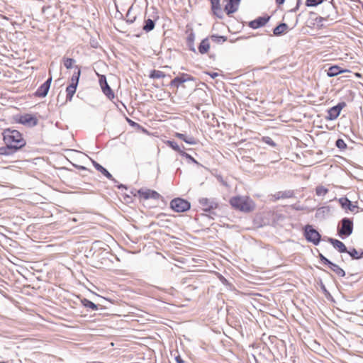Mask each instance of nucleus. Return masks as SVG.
Wrapping results in <instances>:
<instances>
[{"mask_svg":"<svg viewBox=\"0 0 363 363\" xmlns=\"http://www.w3.org/2000/svg\"><path fill=\"white\" fill-rule=\"evenodd\" d=\"M4 140L9 148L18 150L26 145L20 132L16 130L6 129L3 133Z\"/></svg>","mask_w":363,"mask_h":363,"instance_id":"obj_1","label":"nucleus"},{"mask_svg":"<svg viewBox=\"0 0 363 363\" xmlns=\"http://www.w3.org/2000/svg\"><path fill=\"white\" fill-rule=\"evenodd\" d=\"M230 203L234 208L245 213L252 211L255 207L254 201L246 196H233Z\"/></svg>","mask_w":363,"mask_h":363,"instance_id":"obj_2","label":"nucleus"},{"mask_svg":"<svg viewBox=\"0 0 363 363\" xmlns=\"http://www.w3.org/2000/svg\"><path fill=\"white\" fill-rule=\"evenodd\" d=\"M76 68L77 69V70L73 73V74L71 77V82H70L69 85L66 89V92H67L66 101H72V97L76 92L77 87V85L79 83V77L81 75V70L78 66H76Z\"/></svg>","mask_w":363,"mask_h":363,"instance_id":"obj_3","label":"nucleus"},{"mask_svg":"<svg viewBox=\"0 0 363 363\" xmlns=\"http://www.w3.org/2000/svg\"><path fill=\"white\" fill-rule=\"evenodd\" d=\"M353 231V222L351 219L344 218L341 220L337 228L338 235L340 237H349Z\"/></svg>","mask_w":363,"mask_h":363,"instance_id":"obj_4","label":"nucleus"},{"mask_svg":"<svg viewBox=\"0 0 363 363\" xmlns=\"http://www.w3.org/2000/svg\"><path fill=\"white\" fill-rule=\"evenodd\" d=\"M171 208L176 212H184L190 208V203L183 199L177 198L172 200Z\"/></svg>","mask_w":363,"mask_h":363,"instance_id":"obj_5","label":"nucleus"},{"mask_svg":"<svg viewBox=\"0 0 363 363\" xmlns=\"http://www.w3.org/2000/svg\"><path fill=\"white\" fill-rule=\"evenodd\" d=\"M305 236L308 241L315 245L320 242V235L316 230L309 225H306L305 228Z\"/></svg>","mask_w":363,"mask_h":363,"instance_id":"obj_6","label":"nucleus"},{"mask_svg":"<svg viewBox=\"0 0 363 363\" xmlns=\"http://www.w3.org/2000/svg\"><path fill=\"white\" fill-rule=\"evenodd\" d=\"M138 193L141 198L145 200L149 199L158 200L161 197L160 194L158 192H157L155 190L148 189H140L138 190Z\"/></svg>","mask_w":363,"mask_h":363,"instance_id":"obj_7","label":"nucleus"},{"mask_svg":"<svg viewBox=\"0 0 363 363\" xmlns=\"http://www.w3.org/2000/svg\"><path fill=\"white\" fill-rule=\"evenodd\" d=\"M199 201L203 210L205 211H209L211 209L216 208L218 206V203L214 201V199L201 198Z\"/></svg>","mask_w":363,"mask_h":363,"instance_id":"obj_8","label":"nucleus"},{"mask_svg":"<svg viewBox=\"0 0 363 363\" xmlns=\"http://www.w3.org/2000/svg\"><path fill=\"white\" fill-rule=\"evenodd\" d=\"M341 207L345 210H348L351 212L357 211V206L353 204L347 197L340 198L338 200Z\"/></svg>","mask_w":363,"mask_h":363,"instance_id":"obj_9","label":"nucleus"},{"mask_svg":"<svg viewBox=\"0 0 363 363\" xmlns=\"http://www.w3.org/2000/svg\"><path fill=\"white\" fill-rule=\"evenodd\" d=\"M99 83L104 94L106 95L109 99L113 98L114 94L108 86L105 76H101L99 79Z\"/></svg>","mask_w":363,"mask_h":363,"instance_id":"obj_10","label":"nucleus"},{"mask_svg":"<svg viewBox=\"0 0 363 363\" xmlns=\"http://www.w3.org/2000/svg\"><path fill=\"white\" fill-rule=\"evenodd\" d=\"M269 16H261L258 17L254 21L249 23V26L253 29H257L264 26L269 20Z\"/></svg>","mask_w":363,"mask_h":363,"instance_id":"obj_11","label":"nucleus"},{"mask_svg":"<svg viewBox=\"0 0 363 363\" xmlns=\"http://www.w3.org/2000/svg\"><path fill=\"white\" fill-rule=\"evenodd\" d=\"M52 82V77H50L36 91V96L39 97H45L48 92Z\"/></svg>","mask_w":363,"mask_h":363,"instance_id":"obj_12","label":"nucleus"},{"mask_svg":"<svg viewBox=\"0 0 363 363\" xmlns=\"http://www.w3.org/2000/svg\"><path fill=\"white\" fill-rule=\"evenodd\" d=\"M342 107L343 105L339 104L337 106L330 108L328 111V116L326 118L330 121L336 119L339 116Z\"/></svg>","mask_w":363,"mask_h":363,"instance_id":"obj_13","label":"nucleus"},{"mask_svg":"<svg viewBox=\"0 0 363 363\" xmlns=\"http://www.w3.org/2000/svg\"><path fill=\"white\" fill-rule=\"evenodd\" d=\"M240 0H228L225 5V11L228 15L235 13L238 9Z\"/></svg>","mask_w":363,"mask_h":363,"instance_id":"obj_14","label":"nucleus"},{"mask_svg":"<svg viewBox=\"0 0 363 363\" xmlns=\"http://www.w3.org/2000/svg\"><path fill=\"white\" fill-rule=\"evenodd\" d=\"M193 77L186 73H182L179 76L175 77L171 82V85L179 87V86L188 81L193 80Z\"/></svg>","mask_w":363,"mask_h":363,"instance_id":"obj_15","label":"nucleus"},{"mask_svg":"<svg viewBox=\"0 0 363 363\" xmlns=\"http://www.w3.org/2000/svg\"><path fill=\"white\" fill-rule=\"evenodd\" d=\"M20 122L22 124H26V125L34 126V125H37L38 121L32 115L26 114L21 117Z\"/></svg>","mask_w":363,"mask_h":363,"instance_id":"obj_16","label":"nucleus"},{"mask_svg":"<svg viewBox=\"0 0 363 363\" xmlns=\"http://www.w3.org/2000/svg\"><path fill=\"white\" fill-rule=\"evenodd\" d=\"M328 241L333 245V246L337 249L340 252H347V247L345 244L336 239L329 238Z\"/></svg>","mask_w":363,"mask_h":363,"instance_id":"obj_17","label":"nucleus"},{"mask_svg":"<svg viewBox=\"0 0 363 363\" xmlns=\"http://www.w3.org/2000/svg\"><path fill=\"white\" fill-rule=\"evenodd\" d=\"M345 72H346V70L341 69V68L339 66L335 65V66H331L328 69L327 74L328 77H333L338 75L340 73H343Z\"/></svg>","mask_w":363,"mask_h":363,"instance_id":"obj_18","label":"nucleus"},{"mask_svg":"<svg viewBox=\"0 0 363 363\" xmlns=\"http://www.w3.org/2000/svg\"><path fill=\"white\" fill-rule=\"evenodd\" d=\"M175 136L182 140H184L186 143L189 145H196V140L191 136H186L184 134L177 133Z\"/></svg>","mask_w":363,"mask_h":363,"instance_id":"obj_19","label":"nucleus"},{"mask_svg":"<svg viewBox=\"0 0 363 363\" xmlns=\"http://www.w3.org/2000/svg\"><path fill=\"white\" fill-rule=\"evenodd\" d=\"M288 25L285 23H280L274 28L273 33L275 35H280L285 33L288 30Z\"/></svg>","mask_w":363,"mask_h":363,"instance_id":"obj_20","label":"nucleus"},{"mask_svg":"<svg viewBox=\"0 0 363 363\" xmlns=\"http://www.w3.org/2000/svg\"><path fill=\"white\" fill-rule=\"evenodd\" d=\"M94 167L99 171L102 174H104L108 179H113L112 175L108 172V171L102 167L99 163L94 162H93Z\"/></svg>","mask_w":363,"mask_h":363,"instance_id":"obj_21","label":"nucleus"},{"mask_svg":"<svg viewBox=\"0 0 363 363\" xmlns=\"http://www.w3.org/2000/svg\"><path fill=\"white\" fill-rule=\"evenodd\" d=\"M210 48V44L208 42V38L203 39L199 46V51L201 54H205L208 52Z\"/></svg>","mask_w":363,"mask_h":363,"instance_id":"obj_22","label":"nucleus"},{"mask_svg":"<svg viewBox=\"0 0 363 363\" xmlns=\"http://www.w3.org/2000/svg\"><path fill=\"white\" fill-rule=\"evenodd\" d=\"M155 26V21L152 19L148 18L145 21V25L143 27V30L146 33H148L154 29Z\"/></svg>","mask_w":363,"mask_h":363,"instance_id":"obj_23","label":"nucleus"},{"mask_svg":"<svg viewBox=\"0 0 363 363\" xmlns=\"http://www.w3.org/2000/svg\"><path fill=\"white\" fill-rule=\"evenodd\" d=\"M329 268L340 277H342L345 275V271L336 264L332 262L329 266Z\"/></svg>","mask_w":363,"mask_h":363,"instance_id":"obj_24","label":"nucleus"},{"mask_svg":"<svg viewBox=\"0 0 363 363\" xmlns=\"http://www.w3.org/2000/svg\"><path fill=\"white\" fill-rule=\"evenodd\" d=\"M294 195L293 192L291 191H280V192H278L276 195H275V197H276V199H287V198H291Z\"/></svg>","mask_w":363,"mask_h":363,"instance_id":"obj_25","label":"nucleus"},{"mask_svg":"<svg viewBox=\"0 0 363 363\" xmlns=\"http://www.w3.org/2000/svg\"><path fill=\"white\" fill-rule=\"evenodd\" d=\"M328 192V189L323 186H318L315 188V194L318 196H323L327 194Z\"/></svg>","mask_w":363,"mask_h":363,"instance_id":"obj_26","label":"nucleus"},{"mask_svg":"<svg viewBox=\"0 0 363 363\" xmlns=\"http://www.w3.org/2000/svg\"><path fill=\"white\" fill-rule=\"evenodd\" d=\"M167 145L172 147L174 150L178 152L180 155L183 152L181 147L178 145V144L174 141L168 140L167 141Z\"/></svg>","mask_w":363,"mask_h":363,"instance_id":"obj_27","label":"nucleus"},{"mask_svg":"<svg viewBox=\"0 0 363 363\" xmlns=\"http://www.w3.org/2000/svg\"><path fill=\"white\" fill-rule=\"evenodd\" d=\"M62 60L64 66L68 69H71L74 63L75 62V60L74 59L69 57H63Z\"/></svg>","mask_w":363,"mask_h":363,"instance_id":"obj_28","label":"nucleus"},{"mask_svg":"<svg viewBox=\"0 0 363 363\" xmlns=\"http://www.w3.org/2000/svg\"><path fill=\"white\" fill-rule=\"evenodd\" d=\"M347 252L352 257V259H357L363 257V250L360 254L355 249H352V250L347 251Z\"/></svg>","mask_w":363,"mask_h":363,"instance_id":"obj_29","label":"nucleus"},{"mask_svg":"<svg viewBox=\"0 0 363 363\" xmlns=\"http://www.w3.org/2000/svg\"><path fill=\"white\" fill-rule=\"evenodd\" d=\"M82 303L86 308H91L92 310L98 309V306L94 303L88 299L84 298L82 301Z\"/></svg>","mask_w":363,"mask_h":363,"instance_id":"obj_30","label":"nucleus"},{"mask_svg":"<svg viewBox=\"0 0 363 363\" xmlns=\"http://www.w3.org/2000/svg\"><path fill=\"white\" fill-rule=\"evenodd\" d=\"M150 77L151 78L160 79V78H164L165 77V74L162 71L153 70V71H152Z\"/></svg>","mask_w":363,"mask_h":363,"instance_id":"obj_31","label":"nucleus"},{"mask_svg":"<svg viewBox=\"0 0 363 363\" xmlns=\"http://www.w3.org/2000/svg\"><path fill=\"white\" fill-rule=\"evenodd\" d=\"M323 2V0H306V6L308 7L316 6Z\"/></svg>","mask_w":363,"mask_h":363,"instance_id":"obj_32","label":"nucleus"},{"mask_svg":"<svg viewBox=\"0 0 363 363\" xmlns=\"http://www.w3.org/2000/svg\"><path fill=\"white\" fill-rule=\"evenodd\" d=\"M211 39L215 42V43H223L226 40V38L224 37V36H219V35H213L211 36Z\"/></svg>","mask_w":363,"mask_h":363,"instance_id":"obj_33","label":"nucleus"},{"mask_svg":"<svg viewBox=\"0 0 363 363\" xmlns=\"http://www.w3.org/2000/svg\"><path fill=\"white\" fill-rule=\"evenodd\" d=\"M336 146L341 149V150H343V149H345L346 147H347V145L346 143H345V141L342 140V139H338L337 141H336Z\"/></svg>","mask_w":363,"mask_h":363,"instance_id":"obj_34","label":"nucleus"},{"mask_svg":"<svg viewBox=\"0 0 363 363\" xmlns=\"http://www.w3.org/2000/svg\"><path fill=\"white\" fill-rule=\"evenodd\" d=\"M262 140L266 143L272 147H274L276 145L275 143L273 140L269 137H264Z\"/></svg>","mask_w":363,"mask_h":363,"instance_id":"obj_35","label":"nucleus"},{"mask_svg":"<svg viewBox=\"0 0 363 363\" xmlns=\"http://www.w3.org/2000/svg\"><path fill=\"white\" fill-rule=\"evenodd\" d=\"M182 156L183 157H185L186 158H187L188 160H189L190 161L194 162V163H197L196 160L192 157L190 155H189L188 153L185 152L184 151H183L181 154Z\"/></svg>","mask_w":363,"mask_h":363,"instance_id":"obj_36","label":"nucleus"},{"mask_svg":"<svg viewBox=\"0 0 363 363\" xmlns=\"http://www.w3.org/2000/svg\"><path fill=\"white\" fill-rule=\"evenodd\" d=\"M320 260L325 264H327L328 267L330 265L332 262H330L328 259H327L325 257H324L323 255L320 254Z\"/></svg>","mask_w":363,"mask_h":363,"instance_id":"obj_37","label":"nucleus"},{"mask_svg":"<svg viewBox=\"0 0 363 363\" xmlns=\"http://www.w3.org/2000/svg\"><path fill=\"white\" fill-rule=\"evenodd\" d=\"M212 10L213 11V13L218 17H220L221 16L220 15V13H221V9H220V5L218 6V7H212Z\"/></svg>","mask_w":363,"mask_h":363,"instance_id":"obj_38","label":"nucleus"},{"mask_svg":"<svg viewBox=\"0 0 363 363\" xmlns=\"http://www.w3.org/2000/svg\"><path fill=\"white\" fill-rule=\"evenodd\" d=\"M130 16V10H128V13L126 15V17L128 18H127V22L129 23H133L135 21V16H133V18H130L129 17Z\"/></svg>","mask_w":363,"mask_h":363,"instance_id":"obj_39","label":"nucleus"},{"mask_svg":"<svg viewBox=\"0 0 363 363\" xmlns=\"http://www.w3.org/2000/svg\"><path fill=\"white\" fill-rule=\"evenodd\" d=\"M211 7H218L220 4V0H211Z\"/></svg>","mask_w":363,"mask_h":363,"instance_id":"obj_40","label":"nucleus"},{"mask_svg":"<svg viewBox=\"0 0 363 363\" xmlns=\"http://www.w3.org/2000/svg\"><path fill=\"white\" fill-rule=\"evenodd\" d=\"M206 74H208V75H210V76H211V78H213V79L216 78V77L218 75V73H216V72H212V73H208V72H207Z\"/></svg>","mask_w":363,"mask_h":363,"instance_id":"obj_41","label":"nucleus"},{"mask_svg":"<svg viewBox=\"0 0 363 363\" xmlns=\"http://www.w3.org/2000/svg\"><path fill=\"white\" fill-rule=\"evenodd\" d=\"M175 359L177 363H184L180 356L176 357Z\"/></svg>","mask_w":363,"mask_h":363,"instance_id":"obj_42","label":"nucleus"},{"mask_svg":"<svg viewBox=\"0 0 363 363\" xmlns=\"http://www.w3.org/2000/svg\"><path fill=\"white\" fill-rule=\"evenodd\" d=\"M285 0H276V3L278 5H281L284 3Z\"/></svg>","mask_w":363,"mask_h":363,"instance_id":"obj_43","label":"nucleus"},{"mask_svg":"<svg viewBox=\"0 0 363 363\" xmlns=\"http://www.w3.org/2000/svg\"><path fill=\"white\" fill-rule=\"evenodd\" d=\"M300 5V0L298 1V3H297V5L296 6V8L294 9V11H296L298 9V6Z\"/></svg>","mask_w":363,"mask_h":363,"instance_id":"obj_44","label":"nucleus"}]
</instances>
